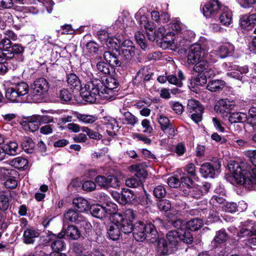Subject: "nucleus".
Returning a JSON list of instances; mask_svg holds the SVG:
<instances>
[{"mask_svg":"<svg viewBox=\"0 0 256 256\" xmlns=\"http://www.w3.org/2000/svg\"><path fill=\"white\" fill-rule=\"evenodd\" d=\"M133 235L137 241L142 242L147 238L150 242H154L157 240L158 234L152 224H145L138 222L134 225Z\"/></svg>","mask_w":256,"mask_h":256,"instance_id":"f257e3e1","label":"nucleus"},{"mask_svg":"<svg viewBox=\"0 0 256 256\" xmlns=\"http://www.w3.org/2000/svg\"><path fill=\"white\" fill-rule=\"evenodd\" d=\"M124 39V36L117 34L113 37V58H116L114 63L116 66H120L124 59L130 60L135 55L136 48H120V44Z\"/></svg>","mask_w":256,"mask_h":256,"instance_id":"f03ea898","label":"nucleus"},{"mask_svg":"<svg viewBox=\"0 0 256 256\" xmlns=\"http://www.w3.org/2000/svg\"><path fill=\"white\" fill-rule=\"evenodd\" d=\"M100 80L96 78H90L81 90L80 94L86 102L94 103L96 102L97 97L100 96Z\"/></svg>","mask_w":256,"mask_h":256,"instance_id":"7ed1b4c3","label":"nucleus"},{"mask_svg":"<svg viewBox=\"0 0 256 256\" xmlns=\"http://www.w3.org/2000/svg\"><path fill=\"white\" fill-rule=\"evenodd\" d=\"M114 224L117 228L113 226V240L118 238L120 234V230L124 234H128L133 232L134 227L130 220H124L120 213L113 212V225Z\"/></svg>","mask_w":256,"mask_h":256,"instance_id":"20e7f679","label":"nucleus"},{"mask_svg":"<svg viewBox=\"0 0 256 256\" xmlns=\"http://www.w3.org/2000/svg\"><path fill=\"white\" fill-rule=\"evenodd\" d=\"M252 163L254 167L246 166L245 169H242L240 164L235 162H230L228 164V170L231 176H256V158L252 159Z\"/></svg>","mask_w":256,"mask_h":256,"instance_id":"39448f33","label":"nucleus"},{"mask_svg":"<svg viewBox=\"0 0 256 256\" xmlns=\"http://www.w3.org/2000/svg\"><path fill=\"white\" fill-rule=\"evenodd\" d=\"M222 8L224 6L218 0H210L203 6V14L207 18H215L221 12Z\"/></svg>","mask_w":256,"mask_h":256,"instance_id":"423d86ee","label":"nucleus"},{"mask_svg":"<svg viewBox=\"0 0 256 256\" xmlns=\"http://www.w3.org/2000/svg\"><path fill=\"white\" fill-rule=\"evenodd\" d=\"M235 106L234 101L227 98L221 99L217 102V104L214 107V110L216 113L222 114V116H227Z\"/></svg>","mask_w":256,"mask_h":256,"instance_id":"0eeeda50","label":"nucleus"},{"mask_svg":"<svg viewBox=\"0 0 256 256\" xmlns=\"http://www.w3.org/2000/svg\"><path fill=\"white\" fill-rule=\"evenodd\" d=\"M226 180L234 186H244L250 188L256 186V177H226Z\"/></svg>","mask_w":256,"mask_h":256,"instance_id":"6e6552de","label":"nucleus"},{"mask_svg":"<svg viewBox=\"0 0 256 256\" xmlns=\"http://www.w3.org/2000/svg\"><path fill=\"white\" fill-rule=\"evenodd\" d=\"M202 58L201 46L200 44H194L189 49L187 62L190 64H194L199 60Z\"/></svg>","mask_w":256,"mask_h":256,"instance_id":"1a4fd4ad","label":"nucleus"},{"mask_svg":"<svg viewBox=\"0 0 256 256\" xmlns=\"http://www.w3.org/2000/svg\"><path fill=\"white\" fill-rule=\"evenodd\" d=\"M256 235V222L248 220L242 224V228L238 232L240 238L252 236Z\"/></svg>","mask_w":256,"mask_h":256,"instance_id":"9d476101","label":"nucleus"},{"mask_svg":"<svg viewBox=\"0 0 256 256\" xmlns=\"http://www.w3.org/2000/svg\"><path fill=\"white\" fill-rule=\"evenodd\" d=\"M64 217L66 220L72 222L80 224L82 226H86L89 228L90 226V224L86 222L84 218L73 210H68L65 214Z\"/></svg>","mask_w":256,"mask_h":256,"instance_id":"9b49d317","label":"nucleus"},{"mask_svg":"<svg viewBox=\"0 0 256 256\" xmlns=\"http://www.w3.org/2000/svg\"><path fill=\"white\" fill-rule=\"evenodd\" d=\"M119 120L122 124L134 126L138 122V118L126 110H120V114L116 116V120Z\"/></svg>","mask_w":256,"mask_h":256,"instance_id":"f8f14e48","label":"nucleus"},{"mask_svg":"<svg viewBox=\"0 0 256 256\" xmlns=\"http://www.w3.org/2000/svg\"><path fill=\"white\" fill-rule=\"evenodd\" d=\"M102 82L104 86L102 90L100 96L103 99L110 100L112 96V76L111 74L104 76L102 78Z\"/></svg>","mask_w":256,"mask_h":256,"instance_id":"ddd939ff","label":"nucleus"},{"mask_svg":"<svg viewBox=\"0 0 256 256\" xmlns=\"http://www.w3.org/2000/svg\"><path fill=\"white\" fill-rule=\"evenodd\" d=\"M64 230L58 234L59 238H62L66 236L69 240H77L81 236L80 230L74 225H70Z\"/></svg>","mask_w":256,"mask_h":256,"instance_id":"4468645a","label":"nucleus"},{"mask_svg":"<svg viewBox=\"0 0 256 256\" xmlns=\"http://www.w3.org/2000/svg\"><path fill=\"white\" fill-rule=\"evenodd\" d=\"M48 84L46 80L40 78L34 81L32 88V94L41 96L48 90Z\"/></svg>","mask_w":256,"mask_h":256,"instance_id":"2eb2a0df","label":"nucleus"},{"mask_svg":"<svg viewBox=\"0 0 256 256\" xmlns=\"http://www.w3.org/2000/svg\"><path fill=\"white\" fill-rule=\"evenodd\" d=\"M158 122L160 126L161 130L170 136H174V130L170 123L168 118L162 114H160L158 118Z\"/></svg>","mask_w":256,"mask_h":256,"instance_id":"dca6fc26","label":"nucleus"},{"mask_svg":"<svg viewBox=\"0 0 256 256\" xmlns=\"http://www.w3.org/2000/svg\"><path fill=\"white\" fill-rule=\"evenodd\" d=\"M183 29L184 26L179 21L176 20L171 24L170 26H168L166 34L170 35V36H172V42L177 45L176 38H172V37L180 33Z\"/></svg>","mask_w":256,"mask_h":256,"instance_id":"f3484780","label":"nucleus"},{"mask_svg":"<svg viewBox=\"0 0 256 256\" xmlns=\"http://www.w3.org/2000/svg\"><path fill=\"white\" fill-rule=\"evenodd\" d=\"M220 58H224L233 54L234 52V46L229 42L223 44L216 49Z\"/></svg>","mask_w":256,"mask_h":256,"instance_id":"a211bd4d","label":"nucleus"},{"mask_svg":"<svg viewBox=\"0 0 256 256\" xmlns=\"http://www.w3.org/2000/svg\"><path fill=\"white\" fill-rule=\"evenodd\" d=\"M23 51V47L19 44H15L8 47L7 50H4L3 52L0 51V52L3 59L4 58L6 59H10L14 57V54H20Z\"/></svg>","mask_w":256,"mask_h":256,"instance_id":"6ab92c4d","label":"nucleus"},{"mask_svg":"<svg viewBox=\"0 0 256 256\" xmlns=\"http://www.w3.org/2000/svg\"><path fill=\"white\" fill-rule=\"evenodd\" d=\"M40 233L33 228H27L24 232L23 240L26 244H33L35 238L39 236Z\"/></svg>","mask_w":256,"mask_h":256,"instance_id":"aec40b11","label":"nucleus"},{"mask_svg":"<svg viewBox=\"0 0 256 256\" xmlns=\"http://www.w3.org/2000/svg\"><path fill=\"white\" fill-rule=\"evenodd\" d=\"M91 214L94 217L102 218L106 216L107 214H111L110 210L106 209L100 205H92L89 208Z\"/></svg>","mask_w":256,"mask_h":256,"instance_id":"412c9836","label":"nucleus"},{"mask_svg":"<svg viewBox=\"0 0 256 256\" xmlns=\"http://www.w3.org/2000/svg\"><path fill=\"white\" fill-rule=\"evenodd\" d=\"M156 250L160 255L168 254L174 251V250L168 244L166 240L160 238L157 242Z\"/></svg>","mask_w":256,"mask_h":256,"instance_id":"4be33fe9","label":"nucleus"},{"mask_svg":"<svg viewBox=\"0 0 256 256\" xmlns=\"http://www.w3.org/2000/svg\"><path fill=\"white\" fill-rule=\"evenodd\" d=\"M168 30V28L166 29L164 26H160L158 28L156 31H154L153 34H151L150 32H148V37L150 41H154L155 40H168V37L170 35H166V32Z\"/></svg>","mask_w":256,"mask_h":256,"instance_id":"5701e85b","label":"nucleus"},{"mask_svg":"<svg viewBox=\"0 0 256 256\" xmlns=\"http://www.w3.org/2000/svg\"><path fill=\"white\" fill-rule=\"evenodd\" d=\"M232 12L226 7L222 8L219 14L220 22L224 26H228L232 23Z\"/></svg>","mask_w":256,"mask_h":256,"instance_id":"b1692460","label":"nucleus"},{"mask_svg":"<svg viewBox=\"0 0 256 256\" xmlns=\"http://www.w3.org/2000/svg\"><path fill=\"white\" fill-rule=\"evenodd\" d=\"M256 23V14H252L250 16H242L240 19V24L242 27L246 28L248 30H251Z\"/></svg>","mask_w":256,"mask_h":256,"instance_id":"393cba45","label":"nucleus"},{"mask_svg":"<svg viewBox=\"0 0 256 256\" xmlns=\"http://www.w3.org/2000/svg\"><path fill=\"white\" fill-rule=\"evenodd\" d=\"M48 240H53L52 244V248L54 252H58V251L62 250L65 247L64 242L61 240L62 238H59L58 235L56 234H51L48 236Z\"/></svg>","mask_w":256,"mask_h":256,"instance_id":"a878e982","label":"nucleus"},{"mask_svg":"<svg viewBox=\"0 0 256 256\" xmlns=\"http://www.w3.org/2000/svg\"><path fill=\"white\" fill-rule=\"evenodd\" d=\"M218 168L214 169V168L210 164L206 162L200 168V172L203 176H213L214 175H218L219 174V168L220 164H218Z\"/></svg>","mask_w":256,"mask_h":256,"instance_id":"bb28decb","label":"nucleus"},{"mask_svg":"<svg viewBox=\"0 0 256 256\" xmlns=\"http://www.w3.org/2000/svg\"><path fill=\"white\" fill-rule=\"evenodd\" d=\"M130 191L124 190L121 193L113 192V198L121 204H125L130 200Z\"/></svg>","mask_w":256,"mask_h":256,"instance_id":"cd10ccee","label":"nucleus"},{"mask_svg":"<svg viewBox=\"0 0 256 256\" xmlns=\"http://www.w3.org/2000/svg\"><path fill=\"white\" fill-rule=\"evenodd\" d=\"M248 72V66H236L235 68V71L227 73V76L239 80L242 79L243 74H245Z\"/></svg>","mask_w":256,"mask_h":256,"instance_id":"c85d7f7f","label":"nucleus"},{"mask_svg":"<svg viewBox=\"0 0 256 256\" xmlns=\"http://www.w3.org/2000/svg\"><path fill=\"white\" fill-rule=\"evenodd\" d=\"M72 202L74 206L80 212L86 211L90 208L88 200L82 197L74 198Z\"/></svg>","mask_w":256,"mask_h":256,"instance_id":"c756f323","label":"nucleus"},{"mask_svg":"<svg viewBox=\"0 0 256 256\" xmlns=\"http://www.w3.org/2000/svg\"><path fill=\"white\" fill-rule=\"evenodd\" d=\"M25 130H29L32 132L37 130L40 127V124L36 116H32L28 118L26 122H24Z\"/></svg>","mask_w":256,"mask_h":256,"instance_id":"7c9ffc66","label":"nucleus"},{"mask_svg":"<svg viewBox=\"0 0 256 256\" xmlns=\"http://www.w3.org/2000/svg\"><path fill=\"white\" fill-rule=\"evenodd\" d=\"M166 239L169 245L174 249L180 240L179 231L171 230L169 232L166 234Z\"/></svg>","mask_w":256,"mask_h":256,"instance_id":"2f4dec72","label":"nucleus"},{"mask_svg":"<svg viewBox=\"0 0 256 256\" xmlns=\"http://www.w3.org/2000/svg\"><path fill=\"white\" fill-rule=\"evenodd\" d=\"M225 85V82L220 80H214L208 82L206 88L211 92L219 91L222 89Z\"/></svg>","mask_w":256,"mask_h":256,"instance_id":"473e14b6","label":"nucleus"},{"mask_svg":"<svg viewBox=\"0 0 256 256\" xmlns=\"http://www.w3.org/2000/svg\"><path fill=\"white\" fill-rule=\"evenodd\" d=\"M10 165L18 170H24L28 166V161L22 157H18L10 162Z\"/></svg>","mask_w":256,"mask_h":256,"instance_id":"72a5a7b5","label":"nucleus"},{"mask_svg":"<svg viewBox=\"0 0 256 256\" xmlns=\"http://www.w3.org/2000/svg\"><path fill=\"white\" fill-rule=\"evenodd\" d=\"M6 97L7 99L12 102H18L20 101L22 96L17 92V90L12 86L8 88L6 92Z\"/></svg>","mask_w":256,"mask_h":256,"instance_id":"f704fd0d","label":"nucleus"},{"mask_svg":"<svg viewBox=\"0 0 256 256\" xmlns=\"http://www.w3.org/2000/svg\"><path fill=\"white\" fill-rule=\"evenodd\" d=\"M247 120V115L244 112H233L228 118L229 122L232 123L244 122Z\"/></svg>","mask_w":256,"mask_h":256,"instance_id":"c9c22d12","label":"nucleus"},{"mask_svg":"<svg viewBox=\"0 0 256 256\" xmlns=\"http://www.w3.org/2000/svg\"><path fill=\"white\" fill-rule=\"evenodd\" d=\"M10 194L8 192L4 191L0 192V209L2 210H6L10 206V200L8 196Z\"/></svg>","mask_w":256,"mask_h":256,"instance_id":"e433bc0d","label":"nucleus"},{"mask_svg":"<svg viewBox=\"0 0 256 256\" xmlns=\"http://www.w3.org/2000/svg\"><path fill=\"white\" fill-rule=\"evenodd\" d=\"M193 70L197 73L205 72L209 64L203 58L194 64Z\"/></svg>","mask_w":256,"mask_h":256,"instance_id":"4c0bfd02","label":"nucleus"},{"mask_svg":"<svg viewBox=\"0 0 256 256\" xmlns=\"http://www.w3.org/2000/svg\"><path fill=\"white\" fill-rule=\"evenodd\" d=\"M202 220L198 218H194L188 221L186 223V227L190 230L195 231L200 229L202 226Z\"/></svg>","mask_w":256,"mask_h":256,"instance_id":"58836bf2","label":"nucleus"},{"mask_svg":"<svg viewBox=\"0 0 256 256\" xmlns=\"http://www.w3.org/2000/svg\"><path fill=\"white\" fill-rule=\"evenodd\" d=\"M140 25L142 28H144L148 32H150L151 34H153L154 30V24L152 22H149L148 18L145 16H142L140 18Z\"/></svg>","mask_w":256,"mask_h":256,"instance_id":"ea45409f","label":"nucleus"},{"mask_svg":"<svg viewBox=\"0 0 256 256\" xmlns=\"http://www.w3.org/2000/svg\"><path fill=\"white\" fill-rule=\"evenodd\" d=\"M202 58L208 62L209 64L216 62L219 58H220L216 50H214L206 54H202Z\"/></svg>","mask_w":256,"mask_h":256,"instance_id":"a19ab883","label":"nucleus"},{"mask_svg":"<svg viewBox=\"0 0 256 256\" xmlns=\"http://www.w3.org/2000/svg\"><path fill=\"white\" fill-rule=\"evenodd\" d=\"M188 108L190 113L203 111V108L200 102L195 100H190L188 102Z\"/></svg>","mask_w":256,"mask_h":256,"instance_id":"79ce46f5","label":"nucleus"},{"mask_svg":"<svg viewBox=\"0 0 256 256\" xmlns=\"http://www.w3.org/2000/svg\"><path fill=\"white\" fill-rule=\"evenodd\" d=\"M76 118L84 124H92L97 120L96 116L92 115H87L80 113L76 114Z\"/></svg>","mask_w":256,"mask_h":256,"instance_id":"37998d69","label":"nucleus"},{"mask_svg":"<svg viewBox=\"0 0 256 256\" xmlns=\"http://www.w3.org/2000/svg\"><path fill=\"white\" fill-rule=\"evenodd\" d=\"M12 86L22 96L26 94L29 90L28 86L24 82H20Z\"/></svg>","mask_w":256,"mask_h":256,"instance_id":"c03bdc74","label":"nucleus"},{"mask_svg":"<svg viewBox=\"0 0 256 256\" xmlns=\"http://www.w3.org/2000/svg\"><path fill=\"white\" fill-rule=\"evenodd\" d=\"M6 154L14 156L18 152V145L15 142H10L5 146Z\"/></svg>","mask_w":256,"mask_h":256,"instance_id":"a18cd8bd","label":"nucleus"},{"mask_svg":"<svg viewBox=\"0 0 256 256\" xmlns=\"http://www.w3.org/2000/svg\"><path fill=\"white\" fill-rule=\"evenodd\" d=\"M67 82L68 85L72 88L78 87L80 84L79 78L74 74H70L68 75Z\"/></svg>","mask_w":256,"mask_h":256,"instance_id":"49530a36","label":"nucleus"},{"mask_svg":"<svg viewBox=\"0 0 256 256\" xmlns=\"http://www.w3.org/2000/svg\"><path fill=\"white\" fill-rule=\"evenodd\" d=\"M180 240L184 242L190 244L192 242V234L186 229L182 231H179Z\"/></svg>","mask_w":256,"mask_h":256,"instance_id":"de8ad7c7","label":"nucleus"},{"mask_svg":"<svg viewBox=\"0 0 256 256\" xmlns=\"http://www.w3.org/2000/svg\"><path fill=\"white\" fill-rule=\"evenodd\" d=\"M142 184V180L140 177H130L126 180V184L129 187L136 188L140 186Z\"/></svg>","mask_w":256,"mask_h":256,"instance_id":"09e8293b","label":"nucleus"},{"mask_svg":"<svg viewBox=\"0 0 256 256\" xmlns=\"http://www.w3.org/2000/svg\"><path fill=\"white\" fill-rule=\"evenodd\" d=\"M22 146L23 150L27 153H31L34 144L32 138H26L24 141L22 142Z\"/></svg>","mask_w":256,"mask_h":256,"instance_id":"8fccbe9b","label":"nucleus"},{"mask_svg":"<svg viewBox=\"0 0 256 256\" xmlns=\"http://www.w3.org/2000/svg\"><path fill=\"white\" fill-rule=\"evenodd\" d=\"M130 170L132 172H136L135 176H146L148 174H144V170L142 168V166L141 164H134L130 166L129 168Z\"/></svg>","mask_w":256,"mask_h":256,"instance_id":"3c124183","label":"nucleus"},{"mask_svg":"<svg viewBox=\"0 0 256 256\" xmlns=\"http://www.w3.org/2000/svg\"><path fill=\"white\" fill-rule=\"evenodd\" d=\"M151 16L152 19L156 22L161 20L162 17H164L163 22H166L169 20V16L168 14H164L160 16L159 12L157 11H152L151 13Z\"/></svg>","mask_w":256,"mask_h":256,"instance_id":"603ef678","label":"nucleus"},{"mask_svg":"<svg viewBox=\"0 0 256 256\" xmlns=\"http://www.w3.org/2000/svg\"><path fill=\"white\" fill-rule=\"evenodd\" d=\"M171 224L174 228H176L175 230L177 231H182L185 230L186 228V222L180 219L172 220L171 222Z\"/></svg>","mask_w":256,"mask_h":256,"instance_id":"864d4df0","label":"nucleus"},{"mask_svg":"<svg viewBox=\"0 0 256 256\" xmlns=\"http://www.w3.org/2000/svg\"><path fill=\"white\" fill-rule=\"evenodd\" d=\"M134 36L136 42L140 45L141 48L142 49H145L146 47V45L144 42V36L142 32H136Z\"/></svg>","mask_w":256,"mask_h":256,"instance_id":"5fc2aeb1","label":"nucleus"},{"mask_svg":"<svg viewBox=\"0 0 256 256\" xmlns=\"http://www.w3.org/2000/svg\"><path fill=\"white\" fill-rule=\"evenodd\" d=\"M227 239V234L224 230H220L218 231L214 237V240L217 243H222Z\"/></svg>","mask_w":256,"mask_h":256,"instance_id":"6e6d98bb","label":"nucleus"},{"mask_svg":"<svg viewBox=\"0 0 256 256\" xmlns=\"http://www.w3.org/2000/svg\"><path fill=\"white\" fill-rule=\"evenodd\" d=\"M169 104L172 110L178 114H181L184 110L183 106L178 102H170Z\"/></svg>","mask_w":256,"mask_h":256,"instance_id":"4d7b16f0","label":"nucleus"},{"mask_svg":"<svg viewBox=\"0 0 256 256\" xmlns=\"http://www.w3.org/2000/svg\"><path fill=\"white\" fill-rule=\"evenodd\" d=\"M222 209L226 212L233 213L236 211L237 206L234 202H227L222 206Z\"/></svg>","mask_w":256,"mask_h":256,"instance_id":"13d9d810","label":"nucleus"},{"mask_svg":"<svg viewBox=\"0 0 256 256\" xmlns=\"http://www.w3.org/2000/svg\"><path fill=\"white\" fill-rule=\"evenodd\" d=\"M96 181L100 186L104 188L110 186L111 178H108V177H96Z\"/></svg>","mask_w":256,"mask_h":256,"instance_id":"bf43d9fd","label":"nucleus"},{"mask_svg":"<svg viewBox=\"0 0 256 256\" xmlns=\"http://www.w3.org/2000/svg\"><path fill=\"white\" fill-rule=\"evenodd\" d=\"M158 207L160 210L167 212L171 208V204L168 200H163L158 203Z\"/></svg>","mask_w":256,"mask_h":256,"instance_id":"052dcab7","label":"nucleus"},{"mask_svg":"<svg viewBox=\"0 0 256 256\" xmlns=\"http://www.w3.org/2000/svg\"><path fill=\"white\" fill-rule=\"evenodd\" d=\"M166 194V191L164 188L162 186H156L154 190V196L158 198H164Z\"/></svg>","mask_w":256,"mask_h":256,"instance_id":"680f3d73","label":"nucleus"},{"mask_svg":"<svg viewBox=\"0 0 256 256\" xmlns=\"http://www.w3.org/2000/svg\"><path fill=\"white\" fill-rule=\"evenodd\" d=\"M194 80L196 84L202 86L206 83L207 77L204 74H202L200 73V74L197 76Z\"/></svg>","mask_w":256,"mask_h":256,"instance_id":"e2e57ef3","label":"nucleus"},{"mask_svg":"<svg viewBox=\"0 0 256 256\" xmlns=\"http://www.w3.org/2000/svg\"><path fill=\"white\" fill-rule=\"evenodd\" d=\"M167 182L170 186L176 188L180 186L182 180H180L177 177H169L168 178Z\"/></svg>","mask_w":256,"mask_h":256,"instance_id":"0e129e2a","label":"nucleus"},{"mask_svg":"<svg viewBox=\"0 0 256 256\" xmlns=\"http://www.w3.org/2000/svg\"><path fill=\"white\" fill-rule=\"evenodd\" d=\"M60 98L64 102L70 101L72 98V94L66 89H62L60 91Z\"/></svg>","mask_w":256,"mask_h":256,"instance_id":"69168bd1","label":"nucleus"},{"mask_svg":"<svg viewBox=\"0 0 256 256\" xmlns=\"http://www.w3.org/2000/svg\"><path fill=\"white\" fill-rule=\"evenodd\" d=\"M98 70L104 74H110V68H112L110 64L102 63L98 65Z\"/></svg>","mask_w":256,"mask_h":256,"instance_id":"338daca9","label":"nucleus"},{"mask_svg":"<svg viewBox=\"0 0 256 256\" xmlns=\"http://www.w3.org/2000/svg\"><path fill=\"white\" fill-rule=\"evenodd\" d=\"M95 183L90 180H87L84 182L82 188L84 190L90 192L94 190L96 188Z\"/></svg>","mask_w":256,"mask_h":256,"instance_id":"774afa93","label":"nucleus"}]
</instances>
